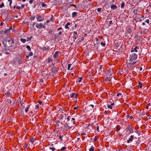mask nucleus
I'll return each instance as SVG.
<instances>
[{
  "mask_svg": "<svg viewBox=\"0 0 151 151\" xmlns=\"http://www.w3.org/2000/svg\"><path fill=\"white\" fill-rule=\"evenodd\" d=\"M58 51H56L55 52L54 55L53 56V58H57L58 56Z\"/></svg>",
  "mask_w": 151,
  "mask_h": 151,
  "instance_id": "423d86ee",
  "label": "nucleus"
},
{
  "mask_svg": "<svg viewBox=\"0 0 151 151\" xmlns=\"http://www.w3.org/2000/svg\"><path fill=\"white\" fill-rule=\"evenodd\" d=\"M116 7V6L114 4L112 5L111 6V8L114 9H115Z\"/></svg>",
  "mask_w": 151,
  "mask_h": 151,
  "instance_id": "ddd939ff",
  "label": "nucleus"
},
{
  "mask_svg": "<svg viewBox=\"0 0 151 151\" xmlns=\"http://www.w3.org/2000/svg\"><path fill=\"white\" fill-rule=\"evenodd\" d=\"M133 128L131 126H129L127 128V129L130 132H132L133 130Z\"/></svg>",
  "mask_w": 151,
  "mask_h": 151,
  "instance_id": "0eeeda50",
  "label": "nucleus"
},
{
  "mask_svg": "<svg viewBox=\"0 0 151 151\" xmlns=\"http://www.w3.org/2000/svg\"><path fill=\"white\" fill-rule=\"evenodd\" d=\"M77 15V13L76 12H73L72 14V17H74Z\"/></svg>",
  "mask_w": 151,
  "mask_h": 151,
  "instance_id": "2eb2a0df",
  "label": "nucleus"
},
{
  "mask_svg": "<svg viewBox=\"0 0 151 151\" xmlns=\"http://www.w3.org/2000/svg\"><path fill=\"white\" fill-rule=\"evenodd\" d=\"M10 31L11 30H12V27H10L9 28V29H8Z\"/></svg>",
  "mask_w": 151,
  "mask_h": 151,
  "instance_id": "a18cd8bd",
  "label": "nucleus"
},
{
  "mask_svg": "<svg viewBox=\"0 0 151 151\" xmlns=\"http://www.w3.org/2000/svg\"><path fill=\"white\" fill-rule=\"evenodd\" d=\"M44 18L42 17L41 16L37 15L36 19L38 22H42L44 20Z\"/></svg>",
  "mask_w": 151,
  "mask_h": 151,
  "instance_id": "7ed1b4c3",
  "label": "nucleus"
},
{
  "mask_svg": "<svg viewBox=\"0 0 151 151\" xmlns=\"http://www.w3.org/2000/svg\"><path fill=\"white\" fill-rule=\"evenodd\" d=\"M73 38H75V39H76V37H77V32H76V31H74L73 32Z\"/></svg>",
  "mask_w": 151,
  "mask_h": 151,
  "instance_id": "1a4fd4ad",
  "label": "nucleus"
},
{
  "mask_svg": "<svg viewBox=\"0 0 151 151\" xmlns=\"http://www.w3.org/2000/svg\"><path fill=\"white\" fill-rule=\"evenodd\" d=\"M36 27L37 29H41L42 28H45V26L42 23H40L36 25Z\"/></svg>",
  "mask_w": 151,
  "mask_h": 151,
  "instance_id": "f03ea898",
  "label": "nucleus"
},
{
  "mask_svg": "<svg viewBox=\"0 0 151 151\" xmlns=\"http://www.w3.org/2000/svg\"><path fill=\"white\" fill-rule=\"evenodd\" d=\"M62 33V32L61 31H60L58 33L56 34L55 35V36L58 37L60 35H61Z\"/></svg>",
  "mask_w": 151,
  "mask_h": 151,
  "instance_id": "4468645a",
  "label": "nucleus"
},
{
  "mask_svg": "<svg viewBox=\"0 0 151 151\" xmlns=\"http://www.w3.org/2000/svg\"><path fill=\"white\" fill-rule=\"evenodd\" d=\"M101 44L102 46H104L106 45L105 43H103V42H101Z\"/></svg>",
  "mask_w": 151,
  "mask_h": 151,
  "instance_id": "f704fd0d",
  "label": "nucleus"
},
{
  "mask_svg": "<svg viewBox=\"0 0 151 151\" xmlns=\"http://www.w3.org/2000/svg\"><path fill=\"white\" fill-rule=\"evenodd\" d=\"M62 29V28L61 27H60L58 29V30L59 31L60 30H61Z\"/></svg>",
  "mask_w": 151,
  "mask_h": 151,
  "instance_id": "8fccbe9b",
  "label": "nucleus"
},
{
  "mask_svg": "<svg viewBox=\"0 0 151 151\" xmlns=\"http://www.w3.org/2000/svg\"><path fill=\"white\" fill-rule=\"evenodd\" d=\"M16 8L17 9H20V6H17V7H16Z\"/></svg>",
  "mask_w": 151,
  "mask_h": 151,
  "instance_id": "09e8293b",
  "label": "nucleus"
},
{
  "mask_svg": "<svg viewBox=\"0 0 151 151\" xmlns=\"http://www.w3.org/2000/svg\"><path fill=\"white\" fill-rule=\"evenodd\" d=\"M3 25V23L2 22H1V23L0 25L1 26H2Z\"/></svg>",
  "mask_w": 151,
  "mask_h": 151,
  "instance_id": "bf43d9fd",
  "label": "nucleus"
},
{
  "mask_svg": "<svg viewBox=\"0 0 151 151\" xmlns=\"http://www.w3.org/2000/svg\"><path fill=\"white\" fill-rule=\"evenodd\" d=\"M50 21H53L54 20L52 18H51L50 20H49Z\"/></svg>",
  "mask_w": 151,
  "mask_h": 151,
  "instance_id": "49530a36",
  "label": "nucleus"
},
{
  "mask_svg": "<svg viewBox=\"0 0 151 151\" xmlns=\"http://www.w3.org/2000/svg\"><path fill=\"white\" fill-rule=\"evenodd\" d=\"M35 19V17H31L30 18V19L31 21H33Z\"/></svg>",
  "mask_w": 151,
  "mask_h": 151,
  "instance_id": "5701e85b",
  "label": "nucleus"
},
{
  "mask_svg": "<svg viewBox=\"0 0 151 151\" xmlns=\"http://www.w3.org/2000/svg\"><path fill=\"white\" fill-rule=\"evenodd\" d=\"M33 0H30L29 1V3L30 4H32L33 3Z\"/></svg>",
  "mask_w": 151,
  "mask_h": 151,
  "instance_id": "c03bdc74",
  "label": "nucleus"
},
{
  "mask_svg": "<svg viewBox=\"0 0 151 151\" xmlns=\"http://www.w3.org/2000/svg\"><path fill=\"white\" fill-rule=\"evenodd\" d=\"M41 106H40V105L38 104H37L35 106V109H38L39 107H40Z\"/></svg>",
  "mask_w": 151,
  "mask_h": 151,
  "instance_id": "f3484780",
  "label": "nucleus"
},
{
  "mask_svg": "<svg viewBox=\"0 0 151 151\" xmlns=\"http://www.w3.org/2000/svg\"><path fill=\"white\" fill-rule=\"evenodd\" d=\"M72 121H73V124H75V119L74 118H73L72 119Z\"/></svg>",
  "mask_w": 151,
  "mask_h": 151,
  "instance_id": "e433bc0d",
  "label": "nucleus"
},
{
  "mask_svg": "<svg viewBox=\"0 0 151 151\" xmlns=\"http://www.w3.org/2000/svg\"><path fill=\"white\" fill-rule=\"evenodd\" d=\"M20 40L21 42L23 43H25L26 41V40L25 39H23L22 38H21Z\"/></svg>",
  "mask_w": 151,
  "mask_h": 151,
  "instance_id": "dca6fc26",
  "label": "nucleus"
},
{
  "mask_svg": "<svg viewBox=\"0 0 151 151\" xmlns=\"http://www.w3.org/2000/svg\"><path fill=\"white\" fill-rule=\"evenodd\" d=\"M77 96V94H75L74 93H73L71 95L70 98H75Z\"/></svg>",
  "mask_w": 151,
  "mask_h": 151,
  "instance_id": "f8f14e48",
  "label": "nucleus"
},
{
  "mask_svg": "<svg viewBox=\"0 0 151 151\" xmlns=\"http://www.w3.org/2000/svg\"><path fill=\"white\" fill-rule=\"evenodd\" d=\"M49 21H50V20H47V21H46V23H48L49 22Z\"/></svg>",
  "mask_w": 151,
  "mask_h": 151,
  "instance_id": "4d7b16f0",
  "label": "nucleus"
},
{
  "mask_svg": "<svg viewBox=\"0 0 151 151\" xmlns=\"http://www.w3.org/2000/svg\"><path fill=\"white\" fill-rule=\"evenodd\" d=\"M29 56H32L33 55V53L32 52H30L29 53Z\"/></svg>",
  "mask_w": 151,
  "mask_h": 151,
  "instance_id": "c85d7f7f",
  "label": "nucleus"
},
{
  "mask_svg": "<svg viewBox=\"0 0 151 151\" xmlns=\"http://www.w3.org/2000/svg\"><path fill=\"white\" fill-rule=\"evenodd\" d=\"M122 95V94L120 93H118L116 94V96L118 97H120Z\"/></svg>",
  "mask_w": 151,
  "mask_h": 151,
  "instance_id": "473e14b6",
  "label": "nucleus"
},
{
  "mask_svg": "<svg viewBox=\"0 0 151 151\" xmlns=\"http://www.w3.org/2000/svg\"><path fill=\"white\" fill-rule=\"evenodd\" d=\"M107 73L109 75H111V74H111L110 73V71H109Z\"/></svg>",
  "mask_w": 151,
  "mask_h": 151,
  "instance_id": "3c124183",
  "label": "nucleus"
},
{
  "mask_svg": "<svg viewBox=\"0 0 151 151\" xmlns=\"http://www.w3.org/2000/svg\"><path fill=\"white\" fill-rule=\"evenodd\" d=\"M127 118H129V115H127Z\"/></svg>",
  "mask_w": 151,
  "mask_h": 151,
  "instance_id": "338daca9",
  "label": "nucleus"
},
{
  "mask_svg": "<svg viewBox=\"0 0 151 151\" xmlns=\"http://www.w3.org/2000/svg\"><path fill=\"white\" fill-rule=\"evenodd\" d=\"M109 23L110 24H112V21L111 20L110 21H109Z\"/></svg>",
  "mask_w": 151,
  "mask_h": 151,
  "instance_id": "052dcab7",
  "label": "nucleus"
},
{
  "mask_svg": "<svg viewBox=\"0 0 151 151\" xmlns=\"http://www.w3.org/2000/svg\"><path fill=\"white\" fill-rule=\"evenodd\" d=\"M90 107H91V109L93 108L94 107V105L92 104L88 106L87 107L88 108H90Z\"/></svg>",
  "mask_w": 151,
  "mask_h": 151,
  "instance_id": "b1692460",
  "label": "nucleus"
},
{
  "mask_svg": "<svg viewBox=\"0 0 151 151\" xmlns=\"http://www.w3.org/2000/svg\"><path fill=\"white\" fill-rule=\"evenodd\" d=\"M50 149L52 151H55V148L53 147H50Z\"/></svg>",
  "mask_w": 151,
  "mask_h": 151,
  "instance_id": "7c9ffc66",
  "label": "nucleus"
},
{
  "mask_svg": "<svg viewBox=\"0 0 151 151\" xmlns=\"http://www.w3.org/2000/svg\"><path fill=\"white\" fill-rule=\"evenodd\" d=\"M142 83L140 82L139 81L138 82L139 85V87L140 88H142Z\"/></svg>",
  "mask_w": 151,
  "mask_h": 151,
  "instance_id": "a211bd4d",
  "label": "nucleus"
},
{
  "mask_svg": "<svg viewBox=\"0 0 151 151\" xmlns=\"http://www.w3.org/2000/svg\"><path fill=\"white\" fill-rule=\"evenodd\" d=\"M66 149V147H62L61 148V150H62L64 151V150H65Z\"/></svg>",
  "mask_w": 151,
  "mask_h": 151,
  "instance_id": "bb28decb",
  "label": "nucleus"
},
{
  "mask_svg": "<svg viewBox=\"0 0 151 151\" xmlns=\"http://www.w3.org/2000/svg\"><path fill=\"white\" fill-rule=\"evenodd\" d=\"M136 133L138 134L139 135L140 134V132L139 131H137Z\"/></svg>",
  "mask_w": 151,
  "mask_h": 151,
  "instance_id": "37998d69",
  "label": "nucleus"
},
{
  "mask_svg": "<svg viewBox=\"0 0 151 151\" xmlns=\"http://www.w3.org/2000/svg\"><path fill=\"white\" fill-rule=\"evenodd\" d=\"M26 58H29V55H26Z\"/></svg>",
  "mask_w": 151,
  "mask_h": 151,
  "instance_id": "864d4df0",
  "label": "nucleus"
},
{
  "mask_svg": "<svg viewBox=\"0 0 151 151\" xmlns=\"http://www.w3.org/2000/svg\"><path fill=\"white\" fill-rule=\"evenodd\" d=\"M5 54L6 55H8L9 54V53L8 52H5Z\"/></svg>",
  "mask_w": 151,
  "mask_h": 151,
  "instance_id": "6e6d98bb",
  "label": "nucleus"
},
{
  "mask_svg": "<svg viewBox=\"0 0 151 151\" xmlns=\"http://www.w3.org/2000/svg\"><path fill=\"white\" fill-rule=\"evenodd\" d=\"M12 43H14V41L13 40H12Z\"/></svg>",
  "mask_w": 151,
  "mask_h": 151,
  "instance_id": "0e129e2a",
  "label": "nucleus"
},
{
  "mask_svg": "<svg viewBox=\"0 0 151 151\" xmlns=\"http://www.w3.org/2000/svg\"><path fill=\"white\" fill-rule=\"evenodd\" d=\"M47 63H49L51 62H52V58H48L47 59Z\"/></svg>",
  "mask_w": 151,
  "mask_h": 151,
  "instance_id": "6ab92c4d",
  "label": "nucleus"
},
{
  "mask_svg": "<svg viewBox=\"0 0 151 151\" xmlns=\"http://www.w3.org/2000/svg\"><path fill=\"white\" fill-rule=\"evenodd\" d=\"M35 22L33 23L32 24V26L34 27L35 25Z\"/></svg>",
  "mask_w": 151,
  "mask_h": 151,
  "instance_id": "13d9d810",
  "label": "nucleus"
},
{
  "mask_svg": "<svg viewBox=\"0 0 151 151\" xmlns=\"http://www.w3.org/2000/svg\"><path fill=\"white\" fill-rule=\"evenodd\" d=\"M59 139H60L61 141H62V136H60L59 137Z\"/></svg>",
  "mask_w": 151,
  "mask_h": 151,
  "instance_id": "a19ab883",
  "label": "nucleus"
},
{
  "mask_svg": "<svg viewBox=\"0 0 151 151\" xmlns=\"http://www.w3.org/2000/svg\"><path fill=\"white\" fill-rule=\"evenodd\" d=\"M26 47L28 50L29 51H30L31 50V49L29 45H27Z\"/></svg>",
  "mask_w": 151,
  "mask_h": 151,
  "instance_id": "aec40b11",
  "label": "nucleus"
},
{
  "mask_svg": "<svg viewBox=\"0 0 151 151\" xmlns=\"http://www.w3.org/2000/svg\"><path fill=\"white\" fill-rule=\"evenodd\" d=\"M34 141V138H32L30 140V142L31 143V144H32L33 143Z\"/></svg>",
  "mask_w": 151,
  "mask_h": 151,
  "instance_id": "a878e982",
  "label": "nucleus"
},
{
  "mask_svg": "<svg viewBox=\"0 0 151 151\" xmlns=\"http://www.w3.org/2000/svg\"><path fill=\"white\" fill-rule=\"evenodd\" d=\"M139 70H142V67H140Z\"/></svg>",
  "mask_w": 151,
  "mask_h": 151,
  "instance_id": "e2e57ef3",
  "label": "nucleus"
},
{
  "mask_svg": "<svg viewBox=\"0 0 151 151\" xmlns=\"http://www.w3.org/2000/svg\"><path fill=\"white\" fill-rule=\"evenodd\" d=\"M114 104V103H112L110 105H108L107 106V107L108 108H109L110 109H111L112 108V106H113Z\"/></svg>",
  "mask_w": 151,
  "mask_h": 151,
  "instance_id": "9b49d317",
  "label": "nucleus"
},
{
  "mask_svg": "<svg viewBox=\"0 0 151 151\" xmlns=\"http://www.w3.org/2000/svg\"><path fill=\"white\" fill-rule=\"evenodd\" d=\"M139 48L138 47L136 46V47L134 49H133V50H131V52H133L134 51L135 52H137V49H138Z\"/></svg>",
  "mask_w": 151,
  "mask_h": 151,
  "instance_id": "39448f33",
  "label": "nucleus"
},
{
  "mask_svg": "<svg viewBox=\"0 0 151 151\" xmlns=\"http://www.w3.org/2000/svg\"><path fill=\"white\" fill-rule=\"evenodd\" d=\"M78 108V107H74L73 109L74 110H76V109Z\"/></svg>",
  "mask_w": 151,
  "mask_h": 151,
  "instance_id": "603ef678",
  "label": "nucleus"
},
{
  "mask_svg": "<svg viewBox=\"0 0 151 151\" xmlns=\"http://www.w3.org/2000/svg\"><path fill=\"white\" fill-rule=\"evenodd\" d=\"M102 65H100L99 67L100 70H102Z\"/></svg>",
  "mask_w": 151,
  "mask_h": 151,
  "instance_id": "79ce46f5",
  "label": "nucleus"
},
{
  "mask_svg": "<svg viewBox=\"0 0 151 151\" xmlns=\"http://www.w3.org/2000/svg\"><path fill=\"white\" fill-rule=\"evenodd\" d=\"M129 118L131 119H133V117L132 116H130L129 117Z\"/></svg>",
  "mask_w": 151,
  "mask_h": 151,
  "instance_id": "5fc2aeb1",
  "label": "nucleus"
},
{
  "mask_svg": "<svg viewBox=\"0 0 151 151\" xmlns=\"http://www.w3.org/2000/svg\"><path fill=\"white\" fill-rule=\"evenodd\" d=\"M8 1L10 2L9 4L10 6H11V4L12 3V0H8Z\"/></svg>",
  "mask_w": 151,
  "mask_h": 151,
  "instance_id": "cd10ccee",
  "label": "nucleus"
},
{
  "mask_svg": "<svg viewBox=\"0 0 151 151\" xmlns=\"http://www.w3.org/2000/svg\"><path fill=\"white\" fill-rule=\"evenodd\" d=\"M101 8H98L97 9V12H100L101 11Z\"/></svg>",
  "mask_w": 151,
  "mask_h": 151,
  "instance_id": "c9c22d12",
  "label": "nucleus"
},
{
  "mask_svg": "<svg viewBox=\"0 0 151 151\" xmlns=\"http://www.w3.org/2000/svg\"><path fill=\"white\" fill-rule=\"evenodd\" d=\"M29 110V108L28 107H26L25 109V111L26 112H27Z\"/></svg>",
  "mask_w": 151,
  "mask_h": 151,
  "instance_id": "72a5a7b5",
  "label": "nucleus"
},
{
  "mask_svg": "<svg viewBox=\"0 0 151 151\" xmlns=\"http://www.w3.org/2000/svg\"><path fill=\"white\" fill-rule=\"evenodd\" d=\"M70 25V22L67 23L65 26V28L66 29H68L69 27L68 26Z\"/></svg>",
  "mask_w": 151,
  "mask_h": 151,
  "instance_id": "6e6552de",
  "label": "nucleus"
},
{
  "mask_svg": "<svg viewBox=\"0 0 151 151\" xmlns=\"http://www.w3.org/2000/svg\"><path fill=\"white\" fill-rule=\"evenodd\" d=\"M135 63H136V62H133L132 63V64H135Z\"/></svg>",
  "mask_w": 151,
  "mask_h": 151,
  "instance_id": "774afa93",
  "label": "nucleus"
},
{
  "mask_svg": "<svg viewBox=\"0 0 151 151\" xmlns=\"http://www.w3.org/2000/svg\"><path fill=\"white\" fill-rule=\"evenodd\" d=\"M145 22L147 23L148 24H149V19H147L146 21H145Z\"/></svg>",
  "mask_w": 151,
  "mask_h": 151,
  "instance_id": "58836bf2",
  "label": "nucleus"
},
{
  "mask_svg": "<svg viewBox=\"0 0 151 151\" xmlns=\"http://www.w3.org/2000/svg\"><path fill=\"white\" fill-rule=\"evenodd\" d=\"M42 102L41 101H39V105H42Z\"/></svg>",
  "mask_w": 151,
  "mask_h": 151,
  "instance_id": "ea45409f",
  "label": "nucleus"
},
{
  "mask_svg": "<svg viewBox=\"0 0 151 151\" xmlns=\"http://www.w3.org/2000/svg\"><path fill=\"white\" fill-rule=\"evenodd\" d=\"M134 137V136L132 135L130 136V138L129 139L127 140V142L128 143H129L131 142L132 141V139H133Z\"/></svg>",
  "mask_w": 151,
  "mask_h": 151,
  "instance_id": "20e7f679",
  "label": "nucleus"
},
{
  "mask_svg": "<svg viewBox=\"0 0 151 151\" xmlns=\"http://www.w3.org/2000/svg\"><path fill=\"white\" fill-rule=\"evenodd\" d=\"M32 37H27V41H28L29 40H31V38H32Z\"/></svg>",
  "mask_w": 151,
  "mask_h": 151,
  "instance_id": "2f4dec72",
  "label": "nucleus"
},
{
  "mask_svg": "<svg viewBox=\"0 0 151 151\" xmlns=\"http://www.w3.org/2000/svg\"><path fill=\"white\" fill-rule=\"evenodd\" d=\"M125 5V3L124 2H122V4L121 5V8H123L124 7Z\"/></svg>",
  "mask_w": 151,
  "mask_h": 151,
  "instance_id": "4be33fe9",
  "label": "nucleus"
},
{
  "mask_svg": "<svg viewBox=\"0 0 151 151\" xmlns=\"http://www.w3.org/2000/svg\"><path fill=\"white\" fill-rule=\"evenodd\" d=\"M69 118H70V116H68V117H67V119L68 120H69V119H70Z\"/></svg>",
  "mask_w": 151,
  "mask_h": 151,
  "instance_id": "680f3d73",
  "label": "nucleus"
},
{
  "mask_svg": "<svg viewBox=\"0 0 151 151\" xmlns=\"http://www.w3.org/2000/svg\"><path fill=\"white\" fill-rule=\"evenodd\" d=\"M142 25H145V23L144 22H143L142 23Z\"/></svg>",
  "mask_w": 151,
  "mask_h": 151,
  "instance_id": "69168bd1",
  "label": "nucleus"
},
{
  "mask_svg": "<svg viewBox=\"0 0 151 151\" xmlns=\"http://www.w3.org/2000/svg\"><path fill=\"white\" fill-rule=\"evenodd\" d=\"M138 55L137 54L134 53L130 56L129 60L130 61L132 62L137 59Z\"/></svg>",
  "mask_w": 151,
  "mask_h": 151,
  "instance_id": "f257e3e1",
  "label": "nucleus"
},
{
  "mask_svg": "<svg viewBox=\"0 0 151 151\" xmlns=\"http://www.w3.org/2000/svg\"><path fill=\"white\" fill-rule=\"evenodd\" d=\"M68 67L67 69L68 70H69L72 69V68L70 69V66L71 65V64H68Z\"/></svg>",
  "mask_w": 151,
  "mask_h": 151,
  "instance_id": "412c9836",
  "label": "nucleus"
},
{
  "mask_svg": "<svg viewBox=\"0 0 151 151\" xmlns=\"http://www.w3.org/2000/svg\"><path fill=\"white\" fill-rule=\"evenodd\" d=\"M10 31L8 29L7 30H6L4 32V34L6 35L10 33Z\"/></svg>",
  "mask_w": 151,
  "mask_h": 151,
  "instance_id": "9d476101",
  "label": "nucleus"
},
{
  "mask_svg": "<svg viewBox=\"0 0 151 151\" xmlns=\"http://www.w3.org/2000/svg\"><path fill=\"white\" fill-rule=\"evenodd\" d=\"M82 80V78H80L79 79V80L78 81V82H81V81Z\"/></svg>",
  "mask_w": 151,
  "mask_h": 151,
  "instance_id": "de8ad7c7",
  "label": "nucleus"
},
{
  "mask_svg": "<svg viewBox=\"0 0 151 151\" xmlns=\"http://www.w3.org/2000/svg\"><path fill=\"white\" fill-rule=\"evenodd\" d=\"M42 7H45V6H47L46 4H45L44 2H42Z\"/></svg>",
  "mask_w": 151,
  "mask_h": 151,
  "instance_id": "393cba45",
  "label": "nucleus"
},
{
  "mask_svg": "<svg viewBox=\"0 0 151 151\" xmlns=\"http://www.w3.org/2000/svg\"><path fill=\"white\" fill-rule=\"evenodd\" d=\"M4 6V4L3 3H2V4L0 5V8H2Z\"/></svg>",
  "mask_w": 151,
  "mask_h": 151,
  "instance_id": "c756f323",
  "label": "nucleus"
},
{
  "mask_svg": "<svg viewBox=\"0 0 151 151\" xmlns=\"http://www.w3.org/2000/svg\"><path fill=\"white\" fill-rule=\"evenodd\" d=\"M94 150L93 148V147H91L89 151H93Z\"/></svg>",
  "mask_w": 151,
  "mask_h": 151,
  "instance_id": "4c0bfd02",
  "label": "nucleus"
}]
</instances>
